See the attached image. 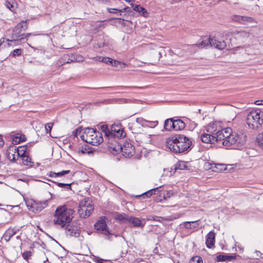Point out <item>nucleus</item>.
Listing matches in <instances>:
<instances>
[{
  "label": "nucleus",
  "mask_w": 263,
  "mask_h": 263,
  "mask_svg": "<svg viewBox=\"0 0 263 263\" xmlns=\"http://www.w3.org/2000/svg\"><path fill=\"white\" fill-rule=\"evenodd\" d=\"M166 146L176 154L186 153L190 149L192 142L184 135L176 134L171 135L165 141Z\"/></svg>",
  "instance_id": "1"
},
{
  "label": "nucleus",
  "mask_w": 263,
  "mask_h": 263,
  "mask_svg": "<svg viewBox=\"0 0 263 263\" xmlns=\"http://www.w3.org/2000/svg\"><path fill=\"white\" fill-rule=\"evenodd\" d=\"M222 144L232 149H240L245 144L246 136L242 133H233L230 127L224 128Z\"/></svg>",
  "instance_id": "2"
},
{
  "label": "nucleus",
  "mask_w": 263,
  "mask_h": 263,
  "mask_svg": "<svg viewBox=\"0 0 263 263\" xmlns=\"http://www.w3.org/2000/svg\"><path fill=\"white\" fill-rule=\"evenodd\" d=\"M73 211L68 208L66 205L58 206L53 215V223L61 228L65 227L67 224L72 221Z\"/></svg>",
  "instance_id": "3"
},
{
  "label": "nucleus",
  "mask_w": 263,
  "mask_h": 263,
  "mask_svg": "<svg viewBox=\"0 0 263 263\" xmlns=\"http://www.w3.org/2000/svg\"><path fill=\"white\" fill-rule=\"evenodd\" d=\"M200 40H201V42L198 44L186 45V50L195 52L197 47L202 48L209 47L222 50L227 46V44L224 41H219L215 38H211L209 36H203L201 37Z\"/></svg>",
  "instance_id": "4"
},
{
  "label": "nucleus",
  "mask_w": 263,
  "mask_h": 263,
  "mask_svg": "<svg viewBox=\"0 0 263 263\" xmlns=\"http://www.w3.org/2000/svg\"><path fill=\"white\" fill-rule=\"evenodd\" d=\"M81 138L83 141L93 145H98L103 141L102 133L97 129L89 127L84 129Z\"/></svg>",
  "instance_id": "5"
},
{
  "label": "nucleus",
  "mask_w": 263,
  "mask_h": 263,
  "mask_svg": "<svg viewBox=\"0 0 263 263\" xmlns=\"http://www.w3.org/2000/svg\"><path fill=\"white\" fill-rule=\"evenodd\" d=\"M247 124L251 129H257L263 124V112L256 109L251 111L247 116Z\"/></svg>",
  "instance_id": "6"
},
{
  "label": "nucleus",
  "mask_w": 263,
  "mask_h": 263,
  "mask_svg": "<svg viewBox=\"0 0 263 263\" xmlns=\"http://www.w3.org/2000/svg\"><path fill=\"white\" fill-rule=\"evenodd\" d=\"M93 210V206L88 199L85 198L80 202L78 213L81 218H86L89 216Z\"/></svg>",
  "instance_id": "7"
},
{
  "label": "nucleus",
  "mask_w": 263,
  "mask_h": 263,
  "mask_svg": "<svg viewBox=\"0 0 263 263\" xmlns=\"http://www.w3.org/2000/svg\"><path fill=\"white\" fill-rule=\"evenodd\" d=\"M206 130L211 135L215 136V138L219 141H222L224 139V128L221 129L220 126L218 128L216 122L210 123L206 127Z\"/></svg>",
  "instance_id": "8"
},
{
  "label": "nucleus",
  "mask_w": 263,
  "mask_h": 263,
  "mask_svg": "<svg viewBox=\"0 0 263 263\" xmlns=\"http://www.w3.org/2000/svg\"><path fill=\"white\" fill-rule=\"evenodd\" d=\"M111 136L109 137L121 139L126 136V133L124 131L122 124L120 123L113 124L111 126L110 131Z\"/></svg>",
  "instance_id": "9"
},
{
  "label": "nucleus",
  "mask_w": 263,
  "mask_h": 263,
  "mask_svg": "<svg viewBox=\"0 0 263 263\" xmlns=\"http://www.w3.org/2000/svg\"><path fill=\"white\" fill-rule=\"evenodd\" d=\"M65 227V234L69 237H79L80 236V228L76 225H70L69 223Z\"/></svg>",
  "instance_id": "10"
},
{
  "label": "nucleus",
  "mask_w": 263,
  "mask_h": 263,
  "mask_svg": "<svg viewBox=\"0 0 263 263\" xmlns=\"http://www.w3.org/2000/svg\"><path fill=\"white\" fill-rule=\"evenodd\" d=\"M121 152H122V155L125 157H131L135 153V147L130 143L128 142H124L122 145Z\"/></svg>",
  "instance_id": "11"
},
{
  "label": "nucleus",
  "mask_w": 263,
  "mask_h": 263,
  "mask_svg": "<svg viewBox=\"0 0 263 263\" xmlns=\"http://www.w3.org/2000/svg\"><path fill=\"white\" fill-rule=\"evenodd\" d=\"M50 199L45 200L44 201L33 200L31 203V208L32 211L34 212H40L48 205Z\"/></svg>",
  "instance_id": "12"
},
{
  "label": "nucleus",
  "mask_w": 263,
  "mask_h": 263,
  "mask_svg": "<svg viewBox=\"0 0 263 263\" xmlns=\"http://www.w3.org/2000/svg\"><path fill=\"white\" fill-rule=\"evenodd\" d=\"M128 220V224L130 225L132 227L143 228L145 224L144 219L141 220L136 217L130 216Z\"/></svg>",
  "instance_id": "13"
},
{
  "label": "nucleus",
  "mask_w": 263,
  "mask_h": 263,
  "mask_svg": "<svg viewBox=\"0 0 263 263\" xmlns=\"http://www.w3.org/2000/svg\"><path fill=\"white\" fill-rule=\"evenodd\" d=\"M107 218L105 216H102L94 224V228L96 230L103 231L107 228L106 220Z\"/></svg>",
  "instance_id": "14"
},
{
  "label": "nucleus",
  "mask_w": 263,
  "mask_h": 263,
  "mask_svg": "<svg viewBox=\"0 0 263 263\" xmlns=\"http://www.w3.org/2000/svg\"><path fill=\"white\" fill-rule=\"evenodd\" d=\"M201 140L203 143L210 144H214L219 141L215 138V136L211 135L209 133L202 134L201 136Z\"/></svg>",
  "instance_id": "15"
},
{
  "label": "nucleus",
  "mask_w": 263,
  "mask_h": 263,
  "mask_svg": "<svg viewBox=\"0 0 263 263\" xmlns=\"http://www.w3.org/2000/svg\"><path fill=\"white\" fill-rule=\"evenodd\" d=\"M130 216L125 213H117L114 217L115 220L121 224H128Z\"/></svg>",
  "instance_id": "16"
},
{
  "label": "nucleus",
  "mask_w": 263,
  "mask_h": 263,
  "mask_svg": "<svg viewBox=\"0 0 263 263\" xmlns=\"http://www.w3.org/2000/svg\"><path fill=\"white\" fill-rule=\"evenodd\" d=\"M21 30L15 26L12 30L11 34L12 40L11 41H22L24 40V35H23V33H21Z\"/></svg>",
  "instance_id": "17"
},
{
  "label": "nucleus",
  "mask_w": 263,
  "mask_h": 263,
  "mask_svg": "<svg viewBox=\"0 0 263 263\" xmlns=\"http://www.w3.org/2000/svg\"><path fill=\"white\" fill-rule=\"evenodd\" d=\"M215 233L213 231H210L206 236L205 244L206 247L211 249L214 246L215 243Z\"/></svg>",
  "instance_id": "18"
},
{
  "label": "nucleus",
  "mask_w": 263,
  "mask_h": 263,
  "mask_svg": "<svg viewBox=\"0 0 263 263\" xmlns=\"http://www.w3.org/2000/svg\"><path fill=\"white\" fill-rule=\"evenodd\" d=\"M234 33L236 39L242 42H245L250 36V32L246 30H240Z\"/></svg>",
  "instance_id": "19"
},
{
  "label": "nucleus",
  "mask_w": 263,
  "mask_h": 263,
  "mask_svg": "<svg viewBox=\"0 0 263 263\" xmlns=\"http://www.w3.org/2000/svg\"><path fill=\"white\" fill-rule=\"evenodd\" d=\"M34 143L33 142L28 143L27 144L18 146L16 148L18 157H22L26 155L28 147H31Z\"/></svg>",
  "instance_id": "20"
},
{
  "label": "nucleus",
  "mask_w": 263,
  "mask_h": 263,
  "mask_svg": "<svg viewBox=\"0 0 263 263\" xmlns=\"http://www.w3.org/2000/svg\"><path fill=\"white\" fill-rule=\"evenodd\" d=\"M174 129L175 130H181L185 127L186 123L181 120V119H176L174 120Z\"/></svg>",
  "instance_id": "21"
},
{
  "label": "nucleus",
  "mask_w": 263,
  "mask_h": 263,
  "mask_svg": "<svg viewBox=\"0 0 263 263\" xmlns=\"http://www.w3.org/2000/svg\"><path fill=\"white\" fill-rule=\"evenodd\" d=\"M16 233V230L14 228H9L4 233L3 235L4 239L8 242Z\"/></svg>",
  "instance_id": "22"
},
{
  "label": "nucleus",
  "mask_w": 263,
  "mask_h": 263,
  "mask_svg": "<svg viewBox=\"0 0 263 263\" xmlns=\"http://www.w3.org/2000/svg\"><path fill=\"white\" fill-rule=\"evenodd\" d=\"M133 10L136 12H138L141 15L143 16H146L147 14V10L143 7H141L139 5L137 4H131Z\"/></svg>",
  "instance_id": "23"
},
{
  "label": "nucleus",
  "mask_w": 263,
  "mask_h": 263,
  "mask_svg": "<svg viewBox=\"0 0 263 263\" xmlns=\"http://www.w3.org/2000/svg\"><path fill=\"white\" fill-rule=\"evenodd\" d=\"M70 172V170L62 171L58 173L50 171L47 174V176L51 178L60 177L64 176L65 175L68 174Z\"/></svg>",
  "instance_id": "24"
},
{
  "label": "nucleus",
  "mask_w": 263,
  "mask_h": 263,
  "mask_svg": "<svg viewBox=\"0 0 263 263\" xmlns=\"http://www.w3.org/2000/svg\"><path fill=\"white\" fill-rule=\"evenodd\" d=\"M46 180H47L48 181L52 182L55 184H56L59 187H63L65 189L67 190H71V184H72V182L71 183H61V182H58L54 181L50 179H48L46 178H44Z\"/></svg>",
  "instance_id": "25"
},
{
  "label": "nucleus",
  "mask_w": 263,
  "mask_h": 263,
  "mask_svg": "<svg viewBox=\"0 0 263 263\" xmlns=\"http://www.w3.org/2000/svg\"><path fill=\"white\" fill-rule=\"evenodd\" d=\"M199 220L194 221H185L183 223L184 227L187 229H195L198 227Z\"/></svg>",
  "instance_id": "26"
},
{
  "label": "nucleus",
  "mask_w": 263,
  "mask_h": 263,
  "mask_svg": "<svg viewBox=\"0 0 263 263\" xmlns=\"http://www.w3.org/2000/svg\"><path fill=\"white\" fill-rule=\"evenodd\" d=\"M107 146H111V147H117V145H122V144H120L119 140L120 139L115 138H110L108 137L107 138Z\"/></svg>",
  "instance_id": "27"
},
{
  "label": "nucleus",
  "mask_w": 263,
  "mask_h": 263,
  "mask_svg": "<svg viewBox=\"0 0 263 263\" xmlns=\"http://www.w3.org/2000/svg\"><path fill=\"white\" fill-rule=\"evenodd\" d=\"M174 119L173 118L167 119L165 120L164 123V128L165 130L171 131L172 129H174Z\"/></svg>",
  "instance_id": "28"
},
{
  "label": "nucleus",
  "mask_w": 263,
  "mask_h": 263,
  "mask_svg": "<svg viewBox=\"0 0 263 263\" xmlns=\"http://www.w3.org/2000/svg\"><path fill=\"white\" fill-rule=\"evenodd\" d=\"M235 257L231 255H219L216 257L217 261H231L235 259Z\"/></svg>",
  "instance_id": "29"
},
{
  "label": "nucleus",
  "mask_w": 263,
  "mask_h": 263,
  "mask_svg": "<svg viewBox=\"0 0 263 263\" xmlns=\"http://www.w3.org/2000/svg\"><path fill=\"white\" fill-rule=\"evenodd\" d=\"M160 187H155L149 190V191L143 193L140 195L137 196L136 197L139 198L140 197H142L144 199L149 198L152 195H155V191L158 190Z\"/></svg>",
  "instance_id": "30"
},
{
  "label": "nucleus",
  "mask_w": 263,
  "mask_h": 263,
  "mask_svg": "<svg viewBox=\"0 0 263 263\" xmlns=\"http://www.w3.org/2000/svg\"><path fill=\"white\" fill-rule=\"evenodd\" d=\"M107 149L112 155H116L121 152L122 145H117V147L107 146Z\"/></svg>",
  "instance_id": "31"
},
{
  "label": "nucleus",
  "mask_w": 263,
  "mask_h": 263,
  "mask_svg": "<svg viewBox=\"0 0 263 263\" xmlns=\"http://www.w3.org/2000/svg\"><path fill=\"white\" fill-rule=\"evenodd\" d=\"M78 153L81 154H90L93 153V151L90 149L89 146L85 145V146H82L79 147Z\"/></svg>",
  "instance_id": "32"
},
{
  "label": "nucleus",
  "mask_w": 263,
  "mask_h": 263,
  "mask_svg": "<svg viewBox=\"0 0 263 263\" xmlns=\"http://www.w3.org/2000/svg\"><path fill=\"white\" fill-rule=\"evenodd\" d=\"M174 170H184L187 168L186 163L183 161H178V162L174 165Z\"/></svg>",
  "instance_id": "33"
},
{
  "label": "nucleus",
  "mask_w": 263,
  "mask_h": 263,
  "mask_svg": "<svg viewBox=\"0 0 263 263\" xmlns=\"http://www.w3.org/2000/svg\"><path fill=\"white\" fill-rule=\"evenodd\" d=\"M255 20L254 18L252 17H249L247 16H241L240 18V24L246 25L248 23H254Z\"/></svg>",
  "instance_id": "34"
},
{
  "label": "nucleus",
  "mask_w": 263,
  "mask_h": 263,
  "mask_svg": "<svg viewBox=\"0 0 263 263\" xmlns=\"http://www.w3.org/2000/svg\"><path fill=\"white\" fill-rule=\"evenodd\" d=\"M29 20H26L25 21H22L17 24L16 27L20 29L21 31H25L28 28V22Z\"/></svg>",
  "instance_id": "35"
},
{
  "label": "nucleus",
  "mask_w": 263,
  "mask_h": 263,
  "mask_svg": "<svg viewBox=\"0 0 263 263\" xmlns=\"http://www.w3.org/2000/svg\"><path fill=\"white\" fill-rule=\"evenodd\" d=\"M22 160L23 164L27 166H32L33 165V162L31 161V158L27 155L21 157Z\"/></svg>",
  "instance_id": "36"
},
{
  "label": "nucleus",
  "mask_w": 263,
  "mask_h": 263,
  "mask_svg": "<svg viewBox=\"0 0 263 263\" xmlns=\"http://www.w3.org/2000/svg\"><path fill=\"white\" fill-rule=\"evenodd\" d=\"M100 235H103L106 239L110 240L111 239V237L112 236V234H111L110 231L108 230V228H107L102 232L100 233Z\"/></svg>",
  "instance_id": "37"
},
{
  "label": "nucleus",
  "mask_w": 263,
  "mask_h": 263,
  "mask_svg": "<svg viewBox=\"0 0 263 263\" xmlns=\"http://www.w3.org/2000/svg\"><path fill=\"white\" fill-rule=\"evenodd\" d=\"M100 128L102 131L104 133L106 138H108L109 136H111V133L110 132V129L108 128L107 125L103 124L101 125Z\"/></svg>",
  "instance_id": "38"
},
{
  "label": "nucleus",
  "mask_w": 263,
  "mask_h": 263,
  "mask_svg": "<svg viewBox=\"0 0 263 263\" xmlns=\"http://www.w3.org/2000/svg\"><path fill=\"white\" fill-rule=\"evenodd\" d=\"M109 42L108 40L104 39L103 41L100 42L95 44V48H102L108 46Z\"/></svg>",
  "instance_id": "39"
},
{
  "label": "nucleus",
  "mask_w": 263,
  "mask_h": 263,
  "mask_svg": "<svg viewBox=\"0 0 263 263\" xmlns=\"http://www.w3.org/2000/svg\"><path fill=\"white\" fill-rule=\"evenodd\" d=\"M18 135H19V134H16V136H14V138L12 139V144H14V145L18 144L22 142H24V141H26L27 139H26L25 136H23L24 139L19 140L18 139Z\"/></svg>",
  "instance_id": "40"
},
{
  "label": "nucleus",
  "mask_w": 263,
  "mask_h": 263,
  "mask_svg": "<svg viewBox=\"0 0 263 263\" xmlns=\"http://www.w3.org/2000/svg\"><path fill=\"white\" fill-rule=\"evenodd\" d=\"M129 7H126L124 9H118L116 8H108V11L110 13H117L118 12H120V15H121V12L123 11H127V10L129 9Z\"/></svg>",
  "instance_id": "41"
},
{
  "label": "nucleus",
  "mask_w": 263,
  "mask_h": 263,
  "mask_svg": "<svg viewBox=\"0 0 263 263\" xmlns=\"http://www.w3.org/2000/svg\"><path fill=\"white\" fill-rule=\"evenodd\" d=\"M15 0H7L6 1V7L11 11H13L14 9Z\"/></svg>",
  "instance_id": "42"
},
{
  "label": "nucleus",
  "mask_w": 263,
  "mask_h": 263,
  "mask_svg": "<svg viewBox=\"0 0 263 263\" xmlns=\"http://www.w3.org/2000/svg\"><path fill=\"white\" fill-rule=\"evenodd\" d=\"M256 140L259 147L263 150V133L257 136Z\"/></svg>",
  "instance_id": "43"
},
{
  "label": "nucleus",
  "mask_w": 263,
  "mask_h": 263,
  "mask_svg": "<svg viewBox=\"0 0 263 263\" xmlns=\"http://www.w3.org/2000/svg\"><path fill=\"white\" fill-rule=\"evenodd\" d=\"M189 263H203V261L201 257L195 256L192 258Z\"/></svg>",
  "instance_id": "44"
},
{
  "label": "nucleus",
  "mask_w": 263,
  "mask_h": 263,
  "mask_svg": "<svg viewBox=\"0 0 263 263\" xmlns=\"http://www.w3.org/2000/svg\"><path fill=\"white\" fill-rule=\"evenodd\" d=\"M23 52V49H16L14 50H13L10 55L12 56V57H15L16 56H20L22 54Z\"/></svg>",
  "instance_id": "45"
},
{
  "label": "nucleus",
  "mask_w": 263,
  "mask_h": 263,
  "mask_svg": "<svg viewBox=\"0 0 263 263\" xmlns=\"http://www.w3.org/2000/svg\"><path fill=\"white\" fill-rule=\"evenodd\" d=\"M136 122L138 123L139 124H140L143 127H146V121L147 120L143 119V118L140 117L137 118L136 119Z\"/></svg>",
  "instance_id": "46"
},
{
  "label": "nucleus",
  "mask_w": 263,
  "mask_h": 263,
  "mask_svg": "<svg viewBox=\"0 0 263 263\" xmlns=\"http://www.w3.org/2000/svg\"><path fill=\"white\" fill-rule=\"evenodd\" d=\"M146 122H147L146 123L147 125L146 127H150V128H154L158 124V122L157 121H150L147 120Z\"/></svg>",
  "instance_id": "47"
},
{
  "label": "nucleus",
  "mask_w": 263,
  "mask_h": 263,
  "mask_svg": "<svg viewBox=\"0 0 263 263\" xmlns=\"http://www.w3.org/2000/svg\"><path fill=\"white\" fill-rule=\"evenodd\" d=\"M31 255L32 253L30 251H25L22 253V257L25 260H28Z\"/></svg>",
  "instance_id": "48"
},
{
  "label": "nucleus",
  "mask_w": 263,
  "mask_h": 263,
  "mask_svg": "<svg viewBox=\"0 0 263 263\" xmlns=\"http://www.w3.org/2000/svg\"><path fill=\"white\" fill-rule=\"evenodd\" d=\"M148 220H152L156 221H161L163 219V218L158 216H149Z\"/></svg>",
  "instance_id": "49"
},
{
  "label": "nucleus",
  "mask_w": 263,
  "mask_h": 263,
  "mask_svg": "<svg viewBox=\"0 0 263 263\" xmlns=\"http://www.w3.org/2000/svg\"><path fill=\"white\" fill-rule=\"evenodd\" d=\"M241 17V15H233V16H232L231 19L233 22L240 23Z\"/></svg>",
  "instance_id": "50"
},
{
  "label": "nucleus",
  "mask_w": 263,
  "mask_h": 263,
  "mask_svg": "<svg viewBox=\"0 0 263 263\" xmlns=\"http://www.w3.org/2000/svg\"><path fill=\"white\" fill-rule=\"evenodd\" d=\"M101 62H103L107 64L110 65L111 63L112 62V59L109 57H103L102 59Z\"/></svg>",
  "instance_id": "51"
},
{
  "label": "nucleus",
  "mask_w": 263,
  "mask_h": 263,
  "mask_svg": "<svg viewBox=\"0 0 263 263\" xmlns=\"http://www.w3.org/2000/svg\"><path fill=\"white\" fill-rule=\"evenodd\" d=\"M121 86H114V87H99V88H96V89H108L112 90H116L120 88Z\"/></svg>",
  "instance_id": "52"
},
{
  "label": "nucleus",
  "mask_w": 263,
  "mask_h": 263,
  "mask_svg": "<svg viewBox=\"0 0 263 263\" xmlns=\"http://www.w3.org/2000/svg\"><path fill=\"white\" fill-rule=\"evenodd\" d=\"M52 126H53V123H48L45 125V129L46 130L47 133H50Z\"/></svg>",
  "instance_id": "53"
},
{
  "label": "nucleus",
  "mask_w": 263,
  "mask_h": 263,
  "mask_svg": "<svg viewBox=\"0 0 263 263\" xmlns=\"http://www.w3.org/2000/svg\"><path fill=\"white\" fill-rule=\"evenodd\" d=\"M121 64V63L120 61L112 59V62L110 65L114 67H118Z\"/></svg>",
  "instance_id": "54"
},
{
  "label": "nucleus",
  "mask_w": 263,
  "mask_h": 263,
  "mask_svg": "<svg viewBox=\"0 0 263 263\" xmlns=\"http://www.w3.org/2000/svg\"><path fill=\"white\" fill-rule=\"evenodd\" d=\"M185 121H188L190 123V124H191V127L193 129L197 127V123H196L194 121H192L191 120L188 119L187 118H186L185 119Z\"/></svg>",
  "instance_id": "55"
},
{
  "label": "nucleus",
  "mask_w": 263,
  "mask_h": 263,
  "mask_svg": "<svg viewBox=\"0 0 263 263\" xmlns=\"http://www.w3.org/2000/svg\"><path fill=\"white\" fill-rule=\"evenodd\" d=\"M173 194V191H167L166 195H164L163 197V199H165L166 198L170 197L171 195Z\"/></svg>",
  "instance_id": "56"
},
{
  "label": "nucleus",
  "mask_w": 263,
  "mask_h": 263,
  "mask_svg": "<svg viewBox=\"0 0 263 263\" xmlns=\"http://www.w3.org/2000/svg\"><path fill=\"white\" fill-rule=\"evenodd\" d=\"M32 34H33L31 33H28L26 34L23 33V35H24L23 37H24V39H26L27 41L28 40V37Z\"/></svg>",
  "instance_id": "57"
},
{
  "label": "nucleus",
  "mask_w": 263,
  "mask_h": 263,
  "mask_svg": "<svg viewBox=\"0 0 263 263\" xmlns=\"http://www.w3.org/2000/svg\"><path fill=\"white\" fill-rule=\"evenodd\" d=\"M103 57H101V56H97L96 57H94L93 58V59L95 60V61H99V62H101V60H102V59L103 58Z\"/></svg>",
  "instance_id": "58"
},
{
  "label": "nucleus",
  "mask_w": 263,
  "mask_h": 263,
  "mask_svg": "<svg viewBox=\"0 0 263 263\" xmlns=\"http://www.w3.org/2000/svg\"><path fill=\"white\" fill-rule=\"evenodd\" d=\"M4 144L3 136L0 135V147H2Z\"/></svg>",
  "instance_id": "59"
},
{
  "label": "nucleus",
  "mask_w": 263,
  "mask_h": 263,
  "mask_svg": "<svg viewBox=\"0 0 263 263\" xmlns=\"http://www.w3.org/2000/svg\"><path fill=\"white\" fill-rule=\"evenodd\" d=\"M116 19L118 20V22L122 25H124L125 20L121 18H116Z\"/></svg>",
  "instance_id": "60"
},
{
  "label": "nucleus",
  "mask_w": 263,
  "mask_h": 263,
  "mask_svg": "<svg viewBox=\"0 0 263 263\" xmlns=\"http://www.w3.org/2000/svg\"><path fill=\"white\" fill-rule=\"evenodd\" d=\"M255 104L256 105H262L263 100H257L255 102Z\"/></svg>",
  "instance_id": "61"
},
{
  "label": "nucleus",
  "mask_w": 263,
  "mask_h": 263,
  "mask_svg": "<svg viewBox=\"0 0 263 263\" xmlns=\"http://www.w3.org/2000/svg\"><path fill=\"white\" fill-rule=\"evenodd\" d=\"M103 260H103V259H102V258H100L98 257V258L96 259V261L97 262V263H103Z\"/></svg>",
  "instance_id": "62"
},
{
  "label": "nucleus",
  "mask_w": 263,
  "mask_h": 263,
  "mask_svg": "<svg viewBox=\"0 0 263 263\" xmlns=\"http://www.w3.org/2000/svg\"><path fill=\"white\" fill-rule=\"evenodd\" d=\"M12 158L11 159V157H10L9 159L11 160V161H12L13 162H15L16 161V159L15 158V155L13 154V155H12Z\"/></svg>",
  "instance_id": "63"
},
{
  "label": "nucleus",
  "mask_w": 263,
  "mask_h": 263,
  "mask_svg": "<svg viewBox=\"0 0 263 263\" xmlns=\"http://www.w3.org/2000/svg\"><path fill=\"white\" fill-rule=\"evenodd\" d=\"M158 187H160L159 190L155 191V194H156V193H159V192L161 191V190H162V186H160Z\"/></svg>",
  "instance_id": "64"
}]
</instances>
